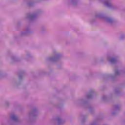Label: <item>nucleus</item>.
I'll return each mask as SVG.
<instances>
[{
  "label": "nucleus",
  "instance_id": "f257e3e1",
  "mask_svg": "<svg viewBox=\"0 0 125 125\" xmlns=\"http://www.w3.org/2000/svg\"><path fill=\"white\" fill-rule=\"evenodd\" d=\"M115 61V59H111V62H114Z\"/></svg>",
  "mask_w": 125,
  "mask_h": 125
},
{
  "label": "nucleus",
  "instance_id": "f03ea898",
  "mask_svg": "<svg viewBox=\"0 0 125 125\" xmlns=\"http://www.w3.org/2000/svg\"><path fill=\"white\" fill-rule=\"evenodd\" d=\"M12 118H13V119H14L15 118H16L15 116H12Z\"/></svg>",
  "mask_w": 125,
  "mask_h": 125
}]
</instances>
